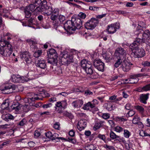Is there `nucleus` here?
I'll use <instances>...</instances> for the list:
<instances>
[{"label":"nucleus","mask_w":150,"mask_h":150,"mask_svg":"<svg viewBox=\"0 0 150 150\" xmlns=\"http://www.w3.org/2000/svg\"><path fill=\"white\" fill-rule=\"evenodd\" d=\"M86 17V14L82 12L80 13L77 15L74 16L71 21L68 20L64 24V29L69 31H75L76 29H80L82 26L81 19H84Z\"/></svg>","instance_id":"1"},{"label":"nucleus","mask_w":150,"mask_h":150,"mask_svg":"<svg viewBox=\"0 0 150 150\" xmlns=\"http://www.w3.org/2000/svg\"><path fill=\"white\" fill-rule=\"evenodd\" d=\"M142 42L141 40L137 38L129 46V50L132 52L131 54L135 58L143 57L145 54L144 50L142 48L139 49L138 46Z\"/></svg>","instance_id":"2"},{"label":"nucleus","mask_w":150,"mask_h":150,"mask_svg":"<svg viewBox=\"0 0 150 150\" xmlns=\"http://www.w3.org/2000/svg\"><path fill=\"white\" fill-rule=\"evenodd\" d=\"M13 47L8 42L4 39L0 40V54L4 57H8L12 54Z\"/></svg>","instance_id":"3"},{"label":"nucleus","mask_w":150,"mask_h":150,"mask_svg":"<svg viewBox=\"0 0 150 150\" xmlns=\"http://www.w3.org/2000/svg\"><path fill=\"white\" fill-rule=\"evenodd\" d=\"M28 76L24 77L19 75H13L11 76V81L14 83H23L25 81H28L35 79V77L32 74L31 72H29L28 74Z\"/></svg>","instance_id":"4"},{"label":"nucleus","mask_w":150,"mask_h":150,"mask_svg":"<svg viewBox=\"0 0 150 150\" xmlns=\"http://www.w3.org/2000/svg\"><path fill=\"white\" fill-rule=\"evenodd\" d=\"M47 2L45 0H43L42 3L40 4L35 9V12H40L43 14L49 15L50 13V8H49V6L47 4Z\"/></svg>","instance_id":"5"},{"label":"nucleus","mask_w":150,"mask_h":150,"mask_svg":"<svg viewBox=\"0 0 150 150\" xmlns=\"http://www.w3.org/2000/svg\"><path fill=\"white\" fill-rule=\"evenodd\" d=\"M73 57L69 53L67 52H63L59 58V61L63 65H67L72 62Z\"/></svg>","instance_id":"6"},{"label":"nucleus","mask_w":150,"mask_h":150,"mask_svg":"<svg viewBox=\"0 0 150 150\" xmlns=\"http://www.w3.org/2000/svg\"><path fill=\"white\" fill-rule=\"evenodd\" d=\"M142 36V41L146 44V50L150 53V32L148 30H145Z\"/></svg>","instance_id":"7"},{"label":"nucleus","mask_w":150,"mask_h":150,"mask_svg":"<svg viewBox=\"0 0 150 150\" xmlns=\"http://www.w3.org/2000/svg\"><path fill=\"white\" fill-rule=\"evenodd\" d=\"M98 19L95 18H92L85 23V28L87 29H93L98 24Z\"/></svg>","instance_id":"8"},{"label":"nucleus","mask_w":150,"mask_h":150,"mask_svg":"<svg viewBox=\"0 0 150 150\" xmlns=\"http://www.w3.org/2000/svg\"><path fill=\"white\" fill-rule=\"evenodd\" d=\"M21 58L25 61L28 64H31L32 62L31 55L28 51H25L21 52L20 54Z\"/></svg>","instance_id":"9"},{"label":"nucleus","mask_w":150,"mask_h":150,"mask_svg":"<svg viewBox=\"0 0 150 150\" xmlns=\"http://www.w3.org/2000/svg\"><path fill=\"white\" fill-rule=\"evenodd\" d=\"M115 54L117 58L123 59L126 55V51L123 48L118 47L116 49Z\"/></svg>","instance_id":"10"},{"label":"nucleus","mask_w":150,"mask_h":150,"mask_svg":"<svg viewBox=\"0 0 150 150\" xmlns=\"http://www.w3.org/2000/svg\"><path fill=\"white\" fill-rule=\"evenodd\" d=\"M146 76V75L145 74H139L135 75H131L130 76L129 81L127 83H136L138 81V79L137 77Z\"/></svg>","instance_id":"11"},{"label":"nucleus","mask_w":150,"mask_h":150,"mask_svg":"<svg viewBox=\"0 0 150 150\" xmlns=\"http://www.w3.org/2000/svg\"><path fill=\"white\" fill-rule=\"evenodd\" d=\"M93 65L98 70L103 71L104 70V64L100 59L96 60L93 62Z\"/></svg>","instance_id":"12"},{"label":"nucleus","mask_w":150,"mask_h":150,"mask_svg":"<svg viewBox=\"0 0 150 150\" xmlns=\"http://www.w3.org/2000/svg\"><path fill=\"white\" fill-rule=\"evenodd\" d=\"M118 26V28L116 27V25L114 24H111L110 25H109L107 27V31L109 34H113L115 33L116 31V29L117 28L119 29L120 28L119 26L118 25L119 23H116Z\"/></svg>","instance_id":"13"},{"label":"nucleus","mask_w":150,"mask_h":150,"mask_svg":"<svg viewBox=\"0 0 150 150\" xmlns=\"http://www.w3.org/2000/svg\"><path fill=\"white\" fill-rule=\"evenodd\" d=\"M132 65V64H130L127 62L124 61L122 63L121 67L124 71L127 72L130 70Z\"/></svg>","instance_id":"14"},{"label":"nucleus","mask_w":150,"mask_h":150,"mask_svg":"<svg viewBox=\"0 0 150 150\" xmlns=\"http://www.w3.org/2000/svg\"><path fill=\"white\" fill-rule=\"evenodd\" d=\"M86 121L85 119L80 120L79 122L77 125V128L79 131H81L84 129L86 127Z\"/></svg>","instance_id":"15"},{"label":"nucleus","mask_w":150,"mask_h":150,"mask_svg":"<svg viewBox=\"0 0 150 150\" xmlns=\"http://www.w3.org/2000/svg\"><path fill=\"white\" fill-rule=\"evenodd\" d=\"M83 104V101L81 100H77L72 102V105L75 108H80Z\"/></svg>","instance_id":"16"},{"label":"nucleus","mask_w":150,"mask_h":150,"mask_svg":"<svg viewBox=\"0 0 150 150\" xmlns=\"http://www.w3.org/2000/svg\"><path fill=\"white\" fill-rule=\"evenodd\" d=\"M37 66L42 69H45L46 67L45 61L42 59H40L38 60Z\"/></svg>","instance_id":"17"},{"label":"nucleus","mask_w":150,"mask_h":150,"mask_svg":"<svg viewBox=\"0 0 150 150\" xmlns=\"http://www.w3.org/2000/svg\"><path fill=\"white\" fill-rule=\"evenodd\" d=\"M149 93L146 94H142L140 95V96L139 100L140 102L144 104L146 103V100L149 98Z\"/></svg>","instance_id":"18"},{"label":"nucleus","mask_w":150,"mask_h":150,"mask_svg":"<svg viewBox=\"0 0 150 150\" xmlns=\"http://www.w3.org/2000/svg\"><path fill=\"white\" fill-rule=\"evenodd\" d=\"M58 15L52 14L50 17V19L53 21V25L55 29L57 28V22L58 21Z\"/></svg>","instance_id":"19"},{"label":"nucleus","mask_w":150,"mask_h":150,"mask_svg":"<svg viewBox=\"0 0 150 150\" xmlns=\"http://www.w3.org/2000/svg\"><path fill=\"white\" fill-rule=\"evenodd\" d=\"M49 57L50 58L48 60V62L53 65H56L58 61L57 59L58 57H53L50 55Z\"/></svg>","instance_id":"20"},{"label":"nucleus","mask_w":150,"mask_h":150,"mask_svg":"<svg viewBox=\"0 0 150 150\" xmlns=\"http://www.w3.org/2000/svg\"><path fill=\"white\" fill-rule=\"evenodd\" d=\"M104 123V121H97L95 125L93 127V129L94 130L99 129L100 127L103 126V124Z\"/></svg>","instance_id":"21"},{"label":"nucleus","mask_w":150,"mask_h":150,"mask_svg":"<svg viewBox=\"0 0 150 150\" xmlns=\"http://www.w3.org/2000/svg\"><path fill=\"white\" fill-rule=\"evenodd\" d=\"M2 118L4 120L6 121H8L9 120H13L14 118V117L9 114L3 115Z\"/></svg>","instance_id":"22"},{"label":"nucleus","mask_w":150,"mask_h":150,"mask_svg":"<svg viewBox=\"0 0 150 150\" xmlns=\"http://www.w3.org/2000/svg\"><path fill=\"white\" fill-rule=\"evenodd\" d=\"M65 19V17L64 16L60 15L59 16L58 18V21L57 22V28L60 25Z\"/></svg>","instance_id":"23"},{"label":"nucleus","mask_w":150,"mask_h":150,"mask_svg":"<svg viewBox=\"0 0 150 150\" xmlns=\"http://www.w3.org/2000/svg\"><path fill=\"white\" fill-rule=\"evenodd\" d=\"M81 67L85 70L86 68H87L88 65H90L91 64L88 63L87 61L86 60H83L81 62Z\"/></svg>","instance_id":"24"},{"label":"nucleus","mask_w":150,"mask_h":150,"mask_svg":"<svg viewBox=\"0 0 150 150\" xmlns=\"http://www.w3.org/2000/svg\"><path fill=\"white\" fill-rule=\"evenodd\" d=\"M48 57H50V55L52 57H58L57 54L56 50L53 49H51L49 50L48 52Z\"/></svg>","instance_id":"25"},{"label":"nucleus","mask_w":150,"mask_h":150,"mask_svg":"<svg viewBox=\"0 0 150 150\" xmlns=\"http://www.w3.org/2000/svg\"><path fill=\"white\" fill-rule=\"evenodd\" d=\"M88 67L84 70L88 75H91L93 73V70L91 67V64L90 65H88Z\"/></svg>","instance_id":"26"},{"label":"nucleus","mask_w":150,"mask_h":150,"mask_svg":"<svg viewBox=\"0 0 150 150\" xmlns=\"http://www.w3.org/2000/svg\"><path fill=\"white\" fill-rule=\"evenodd\" d=\"M52 140L57 139L58 141L60 139L62 140H66L65 138L62 137H59V135L56 133H54L53 134H52V138H51Z\"/></svg>","instance_id":"27"},{"label":"nucleus","mask_w":150,"mask_h":150,"mask_svg":"<svg viewBox=\"0 0 150 150\" xmlns=\"http://www.w3.org/2000/svg\"><path fill=\"white\" fill-rule=\"evenodd\" d=\"M50 8V13L49 15H47V16H50L52 14L55 15H58L59 10L58 8H55L53 10L51 6H49V8Z\"/></svg>","instance_id":"28"},{"label":"nucleus","mask_w":150,"mask_h":150,"mask_svg":"<svg viewBox=\"0 0 150 150\" xmlns=\"http://www.w3.org/2000/svg\"><path fill=\"white\" fill-rule=\"evenodd\" d=\"M35 5L31 4L28 6H26L25 9L33 13V11H35Z\"/></svg>","instance_id":"29"},{"label":"nucleus","mask_w":150,"mask_h":150,"mask_svg":"<svg viewBox=\"0 0 150 150\" xmlns=\"http://www.w3.org/2000/svg\"><path fill=\"white\" fill-rule=\"evenodd\" d=\"M12 109L15 110L16 111H18L21 109V107L18 103L14 104L11 106Z\"/></svg>","instance_id":"30"},{"label":"nucleus","mask_w":150,"mask_h":150,"mask_svg":"<svg viewBox=\"0 0 150 150\" xmlns=\"http://www.w3.org/2000/svg\"><path fill=\"white\" fill-rule=\"evenodd\" d=\"M8 106L9 103L8 100H6L1 105V108L2 109L4 110L7 108Z\"/></svg>","instance_id":"31"},{"label":"nucleus","mask_w":150,"mask_h":150,"mask_svg":"<svg viewBox=\"0 0 150 150\" xmlns=\"http://www.w3.org/2000/svg\"><path fill=\"white\" fill-rule=\"evenodd\" d=\"M110 138L112 139H116L120 137V136L117 135L114 132L111 131L110 133Z\"/></svg>","instance_id":"32"},{"label":"nucleus","mask_w":150,"mask_h":150,"mask_svg":"<svg viewBox=\"0 0 150 150\" xmlns=\"http://www.w3.org/2000/svg\"><path fill=\"white\" fill-rule=\"evenodd\" d=\"M141 90H138L139 92L141 91H146L149 90H150V83L144 86L142 88H140Z\"/></svg>","instance_id":"33"},{"label":"nucleus","mask_w":150,"mask_h":150,"mask_svg":"<svg viewBox=\"0 0 150 150\" xmlns=\"http://www.w3.org/2000/svg\"><path fill=\"white\" fill-rule=\"evenodd\" d=\"M123 131L124 137L127 138H129L131 135V133L126 129H124Z\"/></svg>","instance_id":"34"},{"label":"nucleus","mask_w":150,"mask_h":150,"mask_svg":"<svg viewBox=\"0 0 150 150\" xmlns=\"http://www.w3.org/2000/svg\"><path fill=\"white\" fill-rule=\"evenodd\" d=\"M117 58L118 59L114 64V66L116 68H117L121 64V63L122 64V60H123V59L120 58Z\"/></svg>","instance_id":"35"},{"label":"nucleus","mask_w":150,"mask_h":150,"mask_svg":"<svg viewBox=\"0 0 150 150\" xmlns=\"http://www.w3.org/2000/svg\"><path fill=\"white\" fill-rule=\"evenodd\" d=\"M140 120V119L138 115H135L134 116L132 120V123L135 125H136L137 122H139Z\"/></svg>","instance_id":"36"},{"label":"nucleus","mask_w":150,"mask_h":150,"mask_svg":"<svg viewBox=\"0 0 150 150\" xmlns=\"http://www.w3.org/2000/svg\"><path fill=\"white\" fill-rule=\"evenodd\" d=\"M115 130L117 132L120 133L124 131V129L122 127L117 126L115 127Z\"/></svg>","instance_id":"37"},{"label":"nucleus","mask_w":150,"mask_h":150,"mask_svg":"<svg viewBox=\"0 0 150 150\" xmlns=\"http://www.w3.org/2000/svg\"><path fill=\"white\" fill-rule=\"evenodd\" d=\"M42 53V50H38L37 51H35L34 54L33 56L36 58L38 57H40Z\"/></svg>","instance_id":"38"},{"label":"nucleus","mask_w":150,"mask_h":150,"mask_svg":"<svg viewBox=\"0 0 150 150\" xmlns=\"http://www.w3.org/2000/svg\"><path fill=\"white\" fill-rule=\"evenodd\" d=\"M41 0H32V4H33L35 6H38V5L41 4L42 3Z\"/></svg>","instance_id":"39"},{"label":"nucleus","mask_w":150,"mask_h":150,"mask_svg":"<svg viewBox=\"0 0 150 150\" xmlns=\"http://www.w3.org/2000/svg\"><path fill=\"white\" fill-rule=\"evenodd\" d=\"M25 17L27 18H30L31 16L32 12H30V11H28V10H25V9H24V11Z\"/></svg>","instance_id":"40"},{"label":"nucleus","mask_w":150,"mask_h":150,"mask_svg":"<svg viewBox=\"0 0 150 150\" xmlns=\"http://www.w3.org/2000/svg\"><path fill=\"white\" fill-rule=\"evenodd\" d=\"M111 56L109 54L106 53L103 55V57L106 60V61L107 62L110 61L111 59Z\"/></svg>","instance_id":"41"},{"label":"nucleus","mask_w":150,"mask_h":150,"mask_svg":"<svg viewBox=\"0 0 150 150\" xmlns=\"http://www.w3.org/2000/svg\"><path fill=\"white\" fill-rule=\"evenodd\" d=\"M135 112L132 110H130L126 115V116L127 117H132L135 115Z\"/></svg>","instance_id":"42"},{"label":"nucleus","mask_w":150,"mask_h":150,"mask_svg":"<svg viewBox=\"0 0 150 150\" xmlns=\"http://www.w3.org/2000/svg\"><path fill=\"white\" fill-rule=\"evenodd\" d=\"M134 107L136 109L141 112L142 113L144 111V108L141 106L137 105L134 106Z\"/></svg>","instance_id":"43"},{"label":"nucleus","mask_w":150,"mask_h":150,"mask_svg":"<svg viewBox=\"0 0 150 150\" xmlns=\"http://www.w3.org/2000/svg\"><path fill=\"white\" fill-rule=\"evenodd\" d=\"M26 122L27 121L26 119L25 118H23L18 124V125L20 126H23L26 124Z\"/></svg>","instance_id":"44"},{"label":"nucleus","mask_w":150,"mask_h":150,"mask_svg":"<svg viewBox=\"0 0 150 150\" xmlns=\"http://www.w3.org/2000/svg\"><path fill=\"white\" fill-rule=\"evenodd\" d=\"M1 11L0 14L1 16H3L4 17L6 16V14L8 13L9 11L8 10L6 9H3L2 11L1 10L0 11Z\"/></svg>","instance_id":"45"},{"label":"nucleus","mask_w":150,"mask_h":150,"mask_svg":"<svg viewBox=\"0 0 150 150\" xmlns=\"http://www.w3.org/2000/svg\"><path fill=\"white\" fill-rule=\"evenodd\" d=\"M96 148V147L93 144H90L86 147V149L90 150H94Z\"/></svg>","instance_id":"46"},{"label":"nucleus","mask_w":150,"mask_h":150,"mask_svg":"<svg viewBox=\"0 0 150 150\" xmlns=\"http://www.w3.org/2000/svg\"><path fill=\"white\" fill-rule=\"evenodd\" d=\"M110 114L108 113H103L102 116V117L104 119H107L110 117Z\"/></svg>","instance_id":"47"},{"label":"nucleus","mask_w":150,"mask_h":150,"mask_svg":"<svg viewBox=\"0 0 150 150\" xmlns=\"http://www.w3.org/2000/svg\"><path fill=\"white\" fill-rule=\"evenodd\" d=\"M90 102H88L86 104H84L83 107V109L84 110H88L89 109V107H90Z\"/></svg>","instance_id":"48"},{"label":"nucleus","mask_w":150,"mask_h":150,"mask_svg":"<svg viewBox=\"0 0 150 150\" xmlns=\"http://www.w3.org/2000/svg\"><path fill=\"white\" fill-rule=\"evenodd\" d=\"M61 102V104L62 105V108L64 109L66 107L67 105V101L66 100H63Z\"/></svg>","instance_id":"49"},{"label":"nucleus","mask_w":150,"mask_h":150,"mask_svg":"<svg viewBox=\"0 0 150 150\" xmlns=\"http://www.w3.org/2000/svg\"><path fill=\"white\" fill-rule=\"evenodd\" d=\"M27 41L28 44H30V45H33L34 46H35L36 44V43L35 42L33 41L30 39L27 40Z\"/></svg>","instance_id":"50"},{"label":"nucleus","mask_w":150,"mask_h":150,"mask_svg":"<svg viewBox=\"0 0 150 150\" xmlns=\"http://www.w3.org/2000/svg\"><path fill=\"white\" fill-rule=\"evenodd\" d=\"M98 137L103 141H105V135L104 134H99L98 136Z\"/></svg>","instance_id":"51"},{"label":"nucleus","mask_w":150,"mask_h":150,"mask_svg":"<svg viewBox=\"0 0 150 150\" xmlns=\"http://www.w3.org/2000/svg\"><path fill=\"white\" fill-rule=\"evenodd\" d=\"M13 85H11L6 86L4 87V90H10L11 89H12V90L15 89V88H14L13 87Z\"/></svg>","instance_id":"52"},{"label":"nucleus","mask_w":150,"mask_h":150,"mask_svg":"<svg viewBox=\"0 0 150 150\" xmlns=\"http://www.w3.org/2000/svg\"><path fill=\"white\" fill-rule=\"evenodd\" d=\"M45 136L48 138L51 139L52 136V134L50 132H48L45 133Z\"/></svg>","instance_id":"53"},{"label":"nucleus","mask_w":150,"mask_h":150,"mask_svg":"<svg viewBox=\"0 0 150 150\" xmlns=\"http://www.w3.org/2000/svg\"><path fill=\"white\" fill-rule=\"evenodd\" d=\"M142 64L144 67H150V62H149L147 61L143 62Z\"/></svg>","instance_id":"54"},{"label":"nucleus","mask_w":150,"mask_h":150,"mask_svg":"<svg viewBox=\"0 0 150 150\" xmlns=\"http://www.w3.org/2000/svg\"><path fill=\"white\" fill-rule=\"evenodd\" d=\"M136 125H137L138 126V127L139 128L142 129L144 127V125L142 123L139 121V122L136 123Z\"/></svg>","instance_id":"55"},{"label":"nucleus","mask_w":150,"mask_h":150,"mask_svg":"<svg viewBox=\"0 0 150 150\" xmlns=\"http://www.w3.org/2000/svg\"><path fill=\"white\" fill-rule=\"evenodd\" d=\"M116 96L115 95H114L110 96L109 98V100H114L113 101L116 102L118 101V100L117 99H116Z\"/></svg>","instance_id":"56"},{"label":"nucleus","mask_w":150,"mask_h":150,"mask_svg":"<svg viewBox=\"0 0 150 150\" xmlns=\"http://www.w3.org/2000/svg\"><path fill=\"white\" fill-rule=\"evenodd\" d=\"M52 104L51 103H49L47 104L43 105L42 107L44 108H47L51 107L52 106Z\"/></svg>","instance_id":"57"},{"label":"nucleus","mask_w":150,"mask_h":150,"mask_svg":"<svg viewBox=\"0 0 150 150\" xmlns=\"http://www.w3.org/2000/svg\"><path fill=\"white\" fill-rule=\"evenodd\" d=\"M34 20V18H30L28 19V23L29 24V25H28L29 26L31 27V26L29 25H31L33 24V23Z\"/></svg>","instance_id":"58"},{"label":"nucleus","mask_w":150,"mask_h":150,"mask_svg":"<svg viewBox=\"0 0 150 150\" xmlns=\"http://www.w3.org/2000/svg\"><path fill=\"white\" fill-rule=\"evenodd\" d=\"M105 147L107 149L109 150H114L115 149L113 146H109L107 145H106Z\"/></svg>","instance_id":"59"},{"label":"nucleus","mask_w":150,"mask_h":150,"mask_svg":"<svg viewBox=\"0 0 150 150\" xmlns=\"http://www.w3.org/2000/svg\"><path fill=\"white\" fill-rule=\"evenodd\" d=\"M125 108L126 110H129L131 109L132 108V106L130 104L127 103L125 106Z\"/></svg>","instance_id":"60"},{"label":"nucleus","mask_w":150,"mask_h":150,"mask_svg":"<svg viewBox=\"0 0 150 150\" xmlns=\"http://www.w3.org/2000/svg\"><path fill=\"white\" fill-rule=\"evenodd\" d=\"M65 115L67 116L70 119H72L73 118V116L71 113H69V112H67L66 113Z\"/></svg>","instance_id":"61"},{"label":"nucleus","mask_w":150,"mask_h":150,"mask_svg":"<svg viewBox=\"0 0 150 150\" xmlns=\"http://www.w3.org/2000/svg\"><path fill=\"white\" fill-rule=\"evenodd\" d=\"M89 9L91 10L97 11L98 9V8L95 6H90L89 7Z\"/></svg>","instance_id":"62"},{"label":"nucleus","mask_w":150,"mask_h":150,"mask_svg":"<svg viewBox=\"0 0 150 150\" xmlns=\"http://www.w3.org/2000/svg\"><path fill=\"white\" fill-rule=\"evenodd\" d=\"M108 122L110 125L111 127H113L115 126V124L113 121L112 120H110L108 121Z\"/></svg>","instance_id":"63"},{"label":"nucleus","mask_w":150,"mask_h":150,"mask_svg":"<svg viewBox=\"0 0 150 150\" xmlns=\"http://www.w3.org/2000/svg\"><path fill=\"white\" fill-rule=\"evenodd\" d=\"M93 93V92L90 91L89 90L86 91L85 92V95L86 96L91 95Z\"/></svg>","instance_id":"64"}]
</instances>
